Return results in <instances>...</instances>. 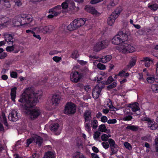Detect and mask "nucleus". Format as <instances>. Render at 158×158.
<instances>
[{
  "label": "nucleus",
  "instance_id": "obj_50",
  "mask_svg": "<svg viewBox=\"0 0 158 158\" xmlns=\"http://www.w3.org/2000/svg\"><path fill=\"white\" fill-rule=\"evenodd\" d=\"M117 85L116 82H114L112 83L109 85L107 86V88L109 89H110L115 87Z\"/></svg>",
  "mask_w": 158,
  "mask_h": 158
},
{
  "label": "nucleus",
  "instance_id": "obj_33",
  "mask_svg": "<svg viewBox=\"0 0 158 158\" xmlns=\"http://www.w3.org/2000/svg\"><path fill=\"white\" fill-rule=\"evenodd\" d=\"M118 76L121 77H126L129 76V74L128 73H126L124 70L120 71L118 74Z\"/></svg>",
  "mask_w": 158,
  "mask_h": 158
},
{
  "label": "nucleus",
  "instance_id": "obj_14",
  "mask_svg": "<svg viewBox=\"0 0 158 158\" xmlns=\"http://www.w3.org/2000/svg\"><path fill=\"white\" fill-rule=\"evenodd\" d=\"M86 21V20L85 19L80 18L78 19H75L73 21L74 23V25H75L77 29L83 25L85 23Z\"/></svg>",
  "mask_w": 158,
  "mask_h": 158
},
{
  "label": "nucleus",
  "instance_id": "obj_48",
  "mask_svg": "<svg viewBox=\"0 0 158 158\" xmlns=\"http://www.w3.org/2000/svg\"><path fill=\"white\" fill-rule=\"evenodd\" d=\"M124 145L125 147L129 150L132 149V147L131 144L127 142H125L124 143Z\"/></svg>",
  "mask_w": 158,
  "mask_h": 158
},
{
  "label": "nucleus",
  "instance_id": "obj_53",
  "mask_svg": "<svg viewBox=\"0 0 158 158\" xmlns=\"http://www.w3.org/2000/svg\"><path fill=\"white\" fill-rule=\"evenodd\" d=\"M85 127L86 130L88 131H89L90 130L91 126L90 124L87 122H85Z\"/></svg>",
  "mask_w": 158,
  "mask_h": 158
},
{
  "label": "nucleus",
  "instance_id": "obj_59",
  "mask_svg": "<svg viewBox=\"0 0 158 158\" xmlns=\"http://www.w3.org/2000/svg\"><path fill=\"white\" fill-rule=\"evenodd\" d=\"M6 50L8 52H13V48H12V46H7L6 48Z\"/></svg>",
  "mask_w": 158,
  "mask_h": 158
},
{
  "label": "nucleus",
  "instance_id": "obj_5",
  "mask_svg": "<svg viewBox=\"0 0 158 158\" xmlns=\"http://www.w3.org/2000/svg\"><path fill=\"white\" fill-rule=\"evenodd\" d=\"M53 29L52 26L42 25L37 27L33 28L34 31H37L38 33H42L44 34H46L51 32Z\"/></svg>",
  "mask_w": 158,
  "mask_h": 158
},
{
  "label": "nucleus",
  "instance_id": "obj_7",
  "mask_svg": "<svg viewBox=\"0 0 158 158\" xmlns=\"http://www.w3.org/2000/svg\"><path fill=\"white\" fill-rule=\"evenodd\" d=\"M61 99L60 95L57 94H55L53 95L51 99L50 103L49 102H47V104L51 106L52 105L56 106L59 103Z\"/></svg>",
  "mask_w": 158,
  "mask_h": 158
},
{
  "label": "nucleus",
  "instance_id": "obj_58",
  "mask_svg": "<svg viewBox=\"0 0 158 158\" xmlns=\"http://www.w3.org/2000/svg\"><path fill=\"white\" fill-rule=\"evenodd\" d=\"M137 77L139 80L144 81V79L143 78V74L141 73H139L138 74Z\"/></svg>",
  "mask_w": 158,
  "mask_h": 158
},
{
  "label": "nucleus",
  "instance_id": "obj_56",
  "mask_svg": "<svg viewBox=\"0 0 158 158\" xmlns=\"http://www.w3.org/2000/svg\"><path fill=\"white\" fill-rule=\"evenodd\" d=\"M102 144L103 147L105 149H107L109 147V144L107 142H103Z\"/></svg>",
  "mask_w": 158,
  "mask_h": 158
},
{
  "label": "nucleus",
  "instance_id": "obj_64",
  "mask_svg": "<svg viewBox=\"0 0 158 158\" xmlns=\"http://www.w3.org/2000/svg\"><path fill=\"white\" fill-rule=\"evenodd\" d=\"M106 116H103L101 118V121L103 123H105L107 122L108 120Z\"/></svg>",
  "mask_w": 158,
  "mask_h": 158
},
{
  "label": "nucleus",
  "instance_id": "obj_40",
  "mask_svg": "<svg viewBox=\"0 0 158 158\" xmlns=\"http://www.w3.org/2000/svg\"><path fill=\"white\" fill-rule=\"evenodd\" d=\"M148 7L151 9L153 10H156L158 8V6L157 4H153L152 5H148Z\"/></svg>",
  "mask_w": 158,
  "mask_h": 158
},
{
  "label": "nucleus",
  "instance_id": "obj_22",
  "mask_svg": "<svg viewBox=\"0 0 158 158\" xmlns=\"http://www.w3.org/2000/svg\"><path fill=\"white\" fill-rule=\"evenodd\" d=\"M102 49L106 48L109 44V41L106 39H104L99 41Z\"/></svg>",
  "mask_w": 158,
  "mask_h": 158
},
{
  "label": "nucleus",
  "instance_id": "obj_44",
  "mask_svg": "<svg viewBox=\"0 0 158 158\" xmlns=\"http://www.w3.org/2000/svg\"><path fill=\"white\" fill-rule=\"evenodd\" d=\"M127 127H126V129H130L133 131H136L137 130V127L135 126L127 124Z\"/></svg>",
  "mask_w": 158,
  "mask_h": 158
},
{
  "label": "nucleus",
  "instance_id": "obj_19",
  "mask_svg": "<svg viewBox=\"0 0 158 158\" xmlns=\"http://www.w3.org/2000/svg\"><path fill=\"white\" fill-rule=\"evenodd\" d=\"M112 59V56L110 55H107L102 57L98 60L99 62H102V63H106L110 61Z\"/></svg>",
  "mask_w": 158,
  "mask_h": 158
},
{
  "label": "nucleus",
  "instance_id": "obj_62",
  "mask_svg": "<svg viewBox=\"0 0 158 158\" xmlns=\"http://www.w3.org/2000/svg\"><path fill=\"white\" fill-rule=\"evenodd\" d=\"M123 9L122 7H120L116 10L115 11L119 15L123 11Z\"/></svg>",
  "mask_w": 158,
  "mask_h": 158
},
{
  "label": "nucleus",
  "instance_id": "obj_10",
  "mask_svg": "<svg viewBox=\"0 0 158 158\" xmlns=\"http://www.w3.org/2000/svg\"><path fill=\"white\" fill-rule=\"evenodd\" d=\"M82 77V75L77 71L72 72L70 75L71 80L77 83L79 81Z\"/></svg>",
  "mask_w": 158,
  "mask_h": 158
},
{
  "label": "nucleus",
  "instance_id": "obj_25",
  "mask_svg": "<svg viewBox=\"0 0 158 158\" xmlns=\"http://www.w3.org/2000/svg\"><path fill=\"white\" fill-rule=\"evenodd\" d=\"M22 19V26H27L28 27H30V23L27 21L26 18H23V15H21Z\"/></svg>",
  "mask_w": 158,
  "mask_h": 158
},
{
  "label": "nucleus",
  "instance_id": "obj_12",
  "mask_svg": "<svg viewBox=\"0 0 158 158\" xmlns=\"http://www.w3.org/2000/svg\"><path fill=\"white\" fill-rule=\"evenodd\" d=\"M84 9L86 11L90 13L93 15H100V13L98 12L94 7L90 5H86L85 6Z\"/></svg>",
  "mask_w": 158,
  "mask_h": 158
},
{
  "label": "nucleus",
  "instance_id": "obj_63",
  "mask_svg": "<svg viewBox=\"0 0 158 158\" xmlns=\"http://www.w3.org/2000/svg\"><path fill=\"white\" fill-rule=\"evenodd\" d=\"M132 118V116H128L123 118L122 119L123 121H129Z\"/></svg>",
  "mask_w": 158,
  "mask_h": 158
},
{
  "label": "nucleus",
  "instance_id": "obj_60",
  "mask_svg": "<svg viewBox=\"0 0 158 158\" xmlns=\"http://www.w3.org/2000/svg\"><path fill=\"white\" fill-rule=\"evenodd\" d=\"M117 122V120L115 119H109L107 121V123L108 124H114Z\"/></svg>",
  "mask_w": 158,
  "mask_h": 158
},
{
  "label": "nucleus",
  "instance_id": "obj_45",
  "mask_svg": "<svg viewBox=\"0 0 158 158\" xmlns=\"http://www.w3.org/2000/svg\"><path fill=\"white\" fill-rule=\"evenodd\" d=\"M152 91L155 93H158V85L153 84L151 86Z\"/></svg>",
  "mask_w": 158,
  "mask_h": 158
},
{
  "label": "nucleus",
  "instance_id": "obj_9",
  "mask_svg": "<svg viewBox=\"0 0 158 158\" xmlns=\"http://www.w3.org/2000/svg\"><path fill=\"white\" fill-rule=\"evenodd\" d=\"M68 6L71 7L73 8L75 7V10L77 11H78L79 9V7H75V3L73 0H66L62 3L61 4L62 9L64 11V10L66 9Z\"/></svg>",
  "mask_w": 158,
  "mask_h": 158
},
{
  "label": "nucleus",
  "instance_id": "obj_37",
  "mask_svg": "<svg viewBox=\"0 0 158 158\" xmlns=\"http://www.w3.org/2000/svg\"><path fill=\"white\" fill-rule=\"evenodd\" d=\"M74 23L73 22L71 23L67 27L68 29L70 31H73L74 30L76 29L75 25H74Z\"/></svg>",
  "mask_w": 158,
  "mask_h": 158
},
{
  "label": "nucleus",
  "instance_id": "obj_46",
  "mask_svg": "<svg viewBox=\"0 0 158 158\" xmlns=\"http://www.w3.org/2000/svg\"><path fill=\"white\" fill-rule=\"evenodd\" d=\"M10 75L11 77L16 78L17 77L18 74L16 72L11 71L10 72Z\"/></svg>",
  "mask_w": 158,
  "mask_h": 158
},
{
  "label": "nucleus",
  "instance_id": "obj_30",
  "mask_svg": "<svg viewBox=\"0 0 158 158\" xmlns=\"http://www.w3.org/2000/svg\"><path fill=\"white\" fill-rule=\"evenodd\" d=\"M13 52L14 53H18L20 50L21 48L20 46L14 44L12 45Z\"/></svg>",
  "mask_w": 158,
  "mask_h": 158
},
{
  "label": "nucleus",
  "instance_id": "obj_24",
  "mask_svg": "<svg viewBox=\"0 0 158 158\" xmlns=\"http://www.w3.org/2000/svg\"><path fill=\"white\" fill-rule=\"evenodd\" d=\"M141 61L145 62L144 65L146 67H149L150 66L151 63H152V60L148 57H144L141 60Z\"/></svg>",
  "mask_w": 158,
  "mask_h": 158
},
{
  "label": "nucleus",
  "instance_id": "obj_31",
  "mask_svg": "<svg viewBox=\"0 0 158 158\" xmlns=\"http://www.w3.org/2000/svg\"><path fill=\"white\" fill-rule=\"evenodd\" d=\"M98 61V60H97L94 62V64L95 66H97L98 68L100 70H105L106 69V66L103 64L99 63L97 64L96 62Z\"/></svg>",
  "mask_w": 158,
  "mask_h": 158
},
{
  "label": "nucleus",
  "instance_id": "obj_3",
  "mask_svg": "<svg viewBox=\"0 0 158 158\" xmlns=\"http://www.w3.org/2000/svg\"><path fill=\"white\" fill-rule=\"evenodd\" d=\"M64 11L62 10L61 6L60 5H58L55 6L49 10L50 14L48 15V18L51 19L54 16H57L60 15L61 12H64Z\"/></svg>",
  "mask_w": 158,
  "mask_h": 158
},
{
  "label": "nucleus",
  "instance_id": "obj_6",
  "mask_svg": "<svg viewBox=\"0 0 158 158\" xmlns=\"http://www.w3.org/2000/svg\"><path fill=\"white\" fill-rule=\"evenodd\" d=\"M33 142H35L36 144L39 146H40L43 142V140L42 139L40 136L36 135H33L31 138L27 139L26 142L27 146L28 147L30 144Z\"/></svg>",
  "mask_w": 158,
  "mask_h": 158
},
{
  "label": "nucleus",
  "instance_id": "obj_42",
  "mask_svg": "<svg viewBox=\"0 0 158 158\" xmlns=\"http://www.w3.org/2000/svg\"><path fill=\"white\" fill-rule=\"evenodd\" d=\"M108 142L110 145V147H117V145L115 143V141L112 139H108Z\"/></svg>",
  "mask_w": 158,
  "mask_h": 158
},
{
  "label": "nucleus",
  "instance_id": "obj_39",
  "mask_svg": "<svg viewBox=\"0 0 158 158\" xmlns=\"http://www.w3.org/2000/svg\"><path fill=\"white\" fill-rule=\"evenodd\" d=\"M115 21V20L110 16L107 19V23L110 26L113 25Z\"/></svg>",
  "mask_w": 158,
  "mask_h": 158
},
{
  "label": "nucleus",
  "instance_id": "obj_35",
  "mask_svg": "<svg viewBox=\"0 0 158 158\" xmlns=\"http://www.w3.org/2000/svg\"><path fill=\"white\" fill-rule=\"evenodd\" d=\"M59 124L57 123H53L51 125L50 128L51 130L56 131L59 128Z\"/></svg>",
  "mask_w": 158,
  "mask_h": 158
},
{
  "label": "nucleus",
  "instance_id": "obj_11",
  "mask_svg": "<svg viewBox=\"0 0 158 158\" xmlns=\"http://www.w3.org/2000/svg\"><path fill=\"white\" fill-rule=\"evenodd\" d=\"M11 24L10 21L7 18L0 19V29L6 27Z\"/></svg>",
  "mask_w": 158,
  "mask_h": 158
},
{
  "label": "nucleus",
  "instance_id": "obj_61",
  "mask_svg": "<svg viewBox=\"0 0 158 158\" xmlns=\"http://www.w3.org/2000/svg\"><path fill=\"white\" fill-rule=\"evenodd\" d=\"M103 0H92L90 1V3L94 4L102 1Z\"/></svg>",
  "mask_w": 158,
  "mask_h": 158
},
{
  "label": "nucleus",
  "instance_id": "obj_47",
  "mask_svg": "<svg viewBox=\"0 0 158 158\" xmlns=\"http://www.w3.org/2000/svg\"><path fill=\"white\" fill-rule=\"evenodd\" d=\"M114 78L111 76H109L106 81L105 82L106 85H108L111 83L113 81H114Z\"/></svg>",
  "mask_w": 158,
  "mask_h": 158
},
{
  "label": "nucleus",
  "instance_id": "obj_26",
  "mask_svg": "<svg viewBox=\"0 0 158 158\" xmlns=\"http://www.w3.org/2000/svg\"><path fill=\"white\" fill-rule=\"evenodd\" d=\"M55 152L49 151L46 152L43 158H55Z\"/></svg>",
  "mask_w": 158,
  "mask_h": 158
},
{
  "label": "nucleus",
  "instance_id": "obj_20",
  "mask_svg": "<svg viewBox=\"0 0 158 158\" xmlns=\"http://www.w3.org/2000/svg\"><path fill=\"white\" fill-rule=\"evenodd\" d=\"M17 88L16 87H14L12 88L11 90L10 96L11 99L12 101L15 102V98L16 97V91L17 90Z\"/></svg>",
  "mask_w": 158,
  "mask_h": 158
},
{
  "label": "nucleus",
  "instance_id": "obj_51",
  "mask_svg": "<svg viewBox=\"0 0 158 158\" xmlns=\"http://www.w3.org/2000/svg\"><path fill=\"white\" fill-rule=\"evenodd\" d=\"M155 147L156 152H158V137H156L155 140Z\"/></svg>",
  "mask_w": 158,
  "mask_h": 158
},
{
  "label": "nucleus",
  "instance_id": "obj_54",
  "mask_svg": "<svg viewBox=\"0 0 158 158\" xmlns=\"http://www.w3.org/2000/svg\"><path fill=\"white\" fill-rule=\"evenodd\" d=\"M114 19L115 20V19L118 17V15L115 12H113L111 15L110 16Z\"/></svg>",
  "mask_w": 158,
  "mask_h": 158
},
{
  "label": "nucleus",
  "instance_id": "obj_21",
  "mask_svg": "<svg viewBox=\"0 0 158 158\" xmlns=\"http://www.w3.org/2000/svg\"><path fill=\"white\" fill-rule=\"evenodd\" d=\"M85 122H89L91 119V112L89 111H86L84 114Z\"/></svg>",
  "mask_w": 158,
  "mask_h": 158
},
{
  "label": "nucleus",
  "instance_id": "obj_43",
  "mask_svg": "<svg viewBox=\"0 0 158 158\" xmlns=\"http://www.w3.org/2000/svg\"><path fill=\"white\" fill-rule=\"evenodd\" d=\"M100 135V133L98 131H96L94 133L93 138L95 140H98V139Z\"/></svg>",
  "mask_w": 158,
  "mask_h": 158
},
{
  "label": "nucleus",
  "instance_id": "obj_52",
  "mask_svg": "<svg viewBox=\"0 0 158 158\" xmlns=\"http://www.w3.org/2000/svg\"><path fill=\"white\" fill-rule=\"evenodd\" d=\"M106 105L107 106L110 108H111L113 106L112 105L111 101L109 99H107V100L106 102Z\"/></svg>",
  "mask_w": 158,
  "mask_h": 158
},
{
  "label": "nucleus",
  "instance_id": "obj_55",
  "mask_svg": "<svg viewBox=\"0 0 158 158\" xmlns=\"http://www.w3.org/2000/svg\"><path fill=\"white\" fill-rule=\"evenodd\" d=\"M52 59L55 62H58L61 60V58L60 57L55 56L53 57Z\"/></svg>",
  "mask_w": 158,
  "mask_h": 158
},
{
  "label": "nucleus",
  "instance_id": "obj_15",
  "mask_svg": "<svg viewBox=\"0 0 158 158\" xmlns=\"http://www.w3.org/2000/svg\"><path fill=\"white\" fill-rule=\"evenodd\" d=\"M8 117L10 120L13 121H16L18 119L19 117L17 111L12 110L9 114Z\"/></svg>",
  "mask_w": 158,
  "mask_h": 158
},
{
  "label": "nucleus",
  "instance_id": "obj_18",
  "mask_svg": "<svg viewBox=\"0 0 158 158\" xmlns=\"http://www.w3.org/2000/svg\"><path fill=\"white\" fill-rule=\"evenodd\" d=\"M145 120L148 122V127L152 130H155L158 127V125L153 121L151 120L149 118H147Z\"/></svg>",
  "mask_w": 158,
  "mask_h": 158
},
{
  "label": "nucleus",
  "instance_id": "obj_49",
  "mask_svg": "<svg viewBox=\"0 0 158 158\" xmlns=\"http://www.w3.org/2000/svg\"><path fill=\"white\" fill-rule=\"evenodd\" d=\"M98 122L97 120H93L92 123V127L93 128L95 129L97 128L98 126Z\"/></svg>",
  "mask_w": 158,
  "mask_h": 158
},
{
  "label": "nucleus",
  "instance_id": "obj_36",
  "mask_svg": "<svg viewBox=\"0 0 158 158\" xmlns=\"http://www.w3.org/2000/svg\"><path fill=\"white\" fill-rule=\"evenodd\" d=\"M79 56L78 52L77 50L73 51L71 55V57L74 59H76Z\"/></svg>",
  "mask_w": 158,
  "mask_h": 158
},
{
  "label": "nucleus",
  "instance_id": "obj_4",
  "mask_svg": "<svg viewBox=\"0 0 158 158\" xmlns=\"http://www.w3.org/2000/svg\"><path fill=\"white\" fill-rule=\"evenodd\" d=\"M98 77H95L94 80L97 81V82L99 83L93 89L92 95L93 98L94 99H96L98 98L99 96L100 93L102 88L103 87V85H101V83L99 82L100 80L98 79Z\"/></svg>",
  "mask_w": 158,
  "mask_h": 158
},
{
  "label": "nucleus",
  "instance_id": "obj_41",
  "mask_svg": "<svg viewBox=\"0 0 158 158\" xmlns=\"http://www.w3.org/2000/svg\"><path fill=\"white\" fill-rule=\"evenodd\" d=\"M2 2V4L5 6V7L6 8H9L10 6V4L7 0H3Z\"/></svg>",
  "mask_w": 158,
  "mask_h": 158
},
{
  "label": "nucleus",
  "instance_id": "obj_17",
  "mask_svg": "<svg viewBox=\"0 0 158 158\" xmlns=\"http://www.w3.org/2000/svg\"><path fill=\"white\" fill-rule=\"evenodd\" d=\"M23 18H26V19L30 23V27H33L35 24V21L33 19L31 15L29 14H23Z\"/></svg>",
  "mask_w": 158,
  "mask_h": 158
},
{
  "label": "nucleus",
  "instance_id": "obj_27",
  "mask_svg": "<svg viewBox=\"0 0 158 158\" xmlns=\"http://www.w3.org/2000/svg\"><path fill=\"white\" fill-rule=\"evenodd\" d=\"M93 49L94 51L96 52L99 51L103 49L99 41L94 45L93 47Z\"/></svg>",
  "mask_w": 158,
  "mask_h": 158
},
{
  "label": "nucleus",
  "instance_id": "obj_29",
  "mask_svg": "<svg viewBox=\"0 0 158 158\" xmlns=\"http://www.w3.org/2000/svg\"><path fill=\"white\" fill-rule=\"evenodd\" d=\"M98 130L99 131L102 132H105L107 133L108 132H106L107 131H108L109 132H110V130H108L106 129L105 124H102L99 126Z\"/></svg>",
  "mask_w": 158,
  "mask_h": 158
},
{
  "label": "nucleus",
  "instance_id": "obj_34",
  "mask_svg": "<svg viewBox=\"0 0 158 158\" xmlns=\"http://www.w3.org/2000/svg\"><path fill=\"white\" fill-rule=\"evenodd\" d=\"M111 135L110 134H103L101 136V139L102 141H106L107 140L108 141V138L111 137Z\"/></svg>",
  "mask_w": 158,
  "mask_h": 158
},
{
  "label": "nucleus",
  "instance_id": "obj_38",
  "mask_svg": "<svg viewBox=\"0 0 158 158\" xmlns=\"http://www.w3.org/2000/svg\"><path fill=\"white\" fill-rule=\"evenodd\" d=\"M136 58L135 57H133L132 58L130 62L128 65L129 68H131L134 66L135 64Z\"/></svg>",
  "mask_w": 158,
  "mask_h": 158
},
{
  "label": "nucleus",
  "instance_id": "obj_13",
  "mask_svg": "<svg viewBox=\"0 0 158 158\" xmlns=\"http://www.w3.org/2000/svg\"><path fill=\"white\" fill-rule=\"evenodd\" d=\"M10 20V19H9ZM11 25L12 23L15 26L18 27L20 25L22 26V19L21 16L15 17L11 21L10 20Z\"/></svg>",
  "mask_w": 158,
  "mask_h": 158
},
{
  "label": "nucleus",
  "instance_id": "obj_28",
  "mask_svg": "<svg viewBox=\"0 0 158 158\" xmlns=\"http://www.w3.org/2000/svg\"><path fill=\"white\" fill-rule=\"evenodd\" d=\"M147 75L148 76L147 78V81L148 83H153L155 81V76L154 75H149L148 73H147Z\"/></svg>",
  "mask_w": 158,
  "mask_h": 158
},
{
  "label": "nucleus",
  "instance_id": "obj_2",
  "mask_svg": "<svg viewBox=\"0 0 158 158\" xmlns=\"http://www.w3.org/2000/svg\"><path fill=\"white\" fill-rule=\"evenodd\" d=\"M128 36L122 31H120L112 39L111 43L115 45L120 44L117 47V49L120 53L123 54L133 53L135 52V45L125 43L127 40Z\"/></svg>",
  "mask_w": 158,
  "mask_h": 158
},
{
  "label": "nucleus",
  "instance_id": "obj_1",
  "mask_svg": "<svg viewBox=\"0 0 158 158\" xmlns=\"http://www.w3.org/2000/svg\"><path fill=\"white\" fill-rule=\"evenodd\" d=\"M42 95L41 91L35 90L32 87H28L23 90V92L18 100L22 103L28 116L31 119L36 118L40 114V109L36 107L32 109L34 105V103H37Z\"/></svg>",
  "mask_w": 158,
  "mask_h": 158
},
{
  "label": "nucleus",
  "instance_id": "obj_23",
  "mask_svg": "<svg viewBox=\"0 0 158 158\" xmlns=\"http://www.w3.org/2000/svg\"><path fill=\"white\" fill-rule=\"evenodd\" d=\"M129 107L130 109H131L132 111L134 112L139 110V108L138 106V103L136 102L130 104Z\"/></svg>",
  "mask_w": 158,
  "mask_h": 158
},
{
  "label": "nucleus",
  "instance_id": "obj_32",
  "mask_svg": "<svg viewBox=\"0 0 158 158\" xmlns=\"http://www.w3.org/2000/svg\"><path fill=\"white\" fill-rule=\"evenodd\" d=\"M73 158H86V157L82 153L76 152L73 155Z\"/></svg>",
  "mask_w": 158,
  "mask_h": 158
},
{
  "label": "nucleus",
  "instance_id": "obj_16",
  "mask_svg": "<svg viewBox=\"0 0 158 158\" xmlns=\"http://www.w3.org/2000/svg\"><path fill=\"white\" fill-rule=\"evenodd\" d=\"M6 43H7L8 45H10L13 44V37L11 34L7 33H5L3 34Z\"/></svg>",
  "mask_w": 158,
  "mask_h": 158
},
{
  "label": "nucleus",
  "instance_id": "obj_8",
  "mask_svg": "<svg viewBox=\"0 0 158 158\" xmlns=\"http://www.w3.org/2000/svg\"><path fill=\"white\" fill-rule=\"evenodd\" d=\"M75 105L71 102L68 103L65 108L64 113L67 114H74L76 111Z\"/></svg>",
  "mask_w": 158,
  "mask_h": 158
},
{
  "label": "nucleus",
  "instance_id": "obj_57",
  "mask_svg": "<svg viewBox=\"0 0 158 158\" xmlns=\"http://www.w3.org/2000/svg\"><path fill=\"white\" fill-rule=\"evenodd\" d=\"M77 61L78 63H79L80 64L82 65H85L87 63V61H84L82 60H77Z\"/></svg>",
  "mask_w": 158,
  "mask_h": 158
}]
</instances>
